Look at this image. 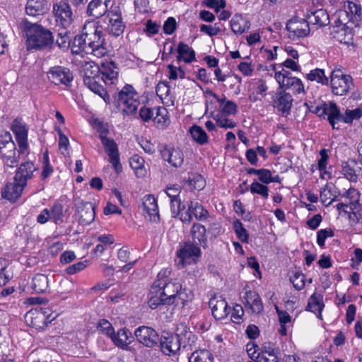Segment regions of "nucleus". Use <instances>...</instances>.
Segmentation results:
<instances>
[{"mask_svg": "<svg viewBox=\"0 0 362 362\" xmlns=\"http://www.w3.org/2000/svg\"><path fill=\"white\" fill-rule=\"evenodd\" d=\"M23 36L25 38L28 50L51 49L54 44L52 31L37 23H31L24 18L20 22Z\"/></svg>", "mask_w": 362, "mask_h": 362, "instance_id": "nucleus-1", "label": "nucleus"}, {"mask_svg": "<svg viewBox=\"0 0 362 362\" xmlns=\"http://www.w3.org/2000/svg\"><path fill=\"white\" fill-rule=\"evenodd\" d=\"M117 106L126 115L136 112L140 102L137 93L131 85H126L115 98Z\"/></svg>", "mask_w": 362, "mask_h": 362, "instance_id": "nucleus-2", "label": "nucleus"}, {"mask_svg": "<svg viewBox=\"0 0 362 362\" xmlns=\"http://www.w3.org/2000/svg\"><path fill=\"white\" fill-rule=\"evenodd\" d=\"M83 33L87 38L88 44L91 45L98 54L103 56L105 54L107 48L103 31L95 23H86L83 26Z\"/></svg>", "mask_w": 362, "mask_h": 362, "instance_id": "nucleus-3", "label": "nucleus"}, {"mask_svg": "<svg viewBox=\"0 0 362 362\" xmlns=\"http://www.w3.org/2000/svg\"><path fill=\"white\" fill-rule=\"evenodd\" d=\"M53 15L57 23L64 29H67L74 21V16L69 3L62 0L53 5Z\"/></svg>", "mask_w": 362, "mask_h": 362, "instance_id": "nucleus-4", "label": "nucleus"}, {"mask_svg": "<svg viewBox=\"0 0 362 362\" xmlns=\"http://www.w3.org/2000/svg\"><path fill=\"white\" fill-rule=\"evenodd\" d=\"M6 136L8 140L0 141V154L6 166L14 168L18 165L19 160L25 156H20L18 157V151H16V144L11 140V134H8Z\"/></svg>", "mask_w": 362, "mask_h": 362, "instance_id": "nucleus-5", "label": "nucleus"}, {"mask_svg": "<svg viewBox=\"0 0 362 362\" xmlns=\"http://www.w3.org/2000/svg\"><path fill=\"white\" fill-rule=\"evenodd\" d=\"M11 129L16 136L18 144V157L20 156H27L29 154L28 144V132L26 124L20 119H15L11 124Z\"/></svg>", "mask_w": 362, "mask_h": 362, "instance_id": "nucleus-6", "label": "nucleus"}, {"mask_svg": "<svg viewBox=\"0 0 362 362\" xmlns=\"http://www.w3.org/2000/svg\"><path fill=\"white\" fill-rule=\"evenodd\" d=\"M330 83L332 93L337 95L346 94L353 86L351 76L343 74L341 70L332 71Z\"/></svg>", "mask_w": 362, "mask_h": 362, "instance_id": "nucleus-7", "label": "nucleus"}, {"mask_svg": "<svg viewBox=\"0 0 362 362\" xmlns=\"http://www.w3.org/2000/svg\"><path fill=\"white\" fill-rule=\"evenodd\" d=\"M100 139L104 146L105 151L109 156V161L112 165L117 173H119L122 167L119 162V155L116 142L112 139L106 137L102 132L100 134Z\"/></svg>", "mask_w": 362, "mask_h": 362, "instance_id": "nucleus-8", "label": "nucleus"}, {"mask_svg": "<svg viewBox=\"0 0 362 362\" xmlns=\"http://www.w3.org/2000/svg\"><path fill=\"white\" fill-rule=\"evenodd\" d=\"M137 341L146 347L153 348L158 345L160 340L158 333L152 327L140 326L134 331Z\"/></svg>", "mask_w": 362, "mask_h": 362, "instance_id": "nucleus-9", "label": "nucleus"}, {"mask_svg": "<svg viewBox=\"0 0 362 362\" xmlns=\"http://www.w3.org/2000/svg\"><path fill=\"white\" fill-rule=\"evenodd\" d=\"M201 255L200 248L192 243H185L184 246L177 252L179 259L178 265L182 267L196 262V258Z\"/></svg>", "mask_w": 362, "mask_h": 362, "instance_id": "nucleus-10", "label": "nucleus"}, {"mask_svg": "<svg viewBox=\"0 0 362 362\" xmlns=\"http://www.w3.org/2000/svg\"><path fill=\"white\" fill-rule=\"evenodd\" d=\"M47 77L52 83L56 85L69 86L73 80V75L70 70L60 66L52 67L47 72Z\"/></svg>", "mask_w": 362, "mask_h": 362, "instance_id": "nucleus-11", "label": "nucleus"}, {"mask_svg": "<svg viewBox=\"0 0 362 362\" xmlns=\"http://www.w3.org/2000/svg\"><path fill=\"white\" fill-rule=\"evenodd\" d=\"M292 95L286 90H278L273 97V106L283 115L288 114L293 105Z\"/></svg>", "mask_w": 362, "mask_h": 362, "instance_id": "nucleus-12", "label": "nucleus"}, {"mask_svg": "<svg viewBox=\"0 0 362 362\" xmlns=\"http://www.w3.org/2000/svg\"><path fill=\"white\" fill-rule=\"evenodd\" d=\"M316 112L318 113L320 117L322 115H326L332 128L337 129H339V127L337 126V124L339 122H343V115L341 114L340 110L335 103H330L328 106H325L324 107H317Z\"/></svg>", "mask_w": 362, "mask_h": 362, "instance_id": "nucleus-13", "label": "nucleus"}, {"mask_svg": "<svg viewBox=\"0 0 362 362\" xmlns=\"http://www.w3.org/2000/svg\"><path fill=\"white\" fill-rule=\"evenodd\" d=\"M209 305L216 320L224 319L230 313V307L228 305V303L221 296L211 298L209 302Z\"/></svg>", "mask_w": 362, "mask_h": 362, "instance_id": "nucleus-14", "label": "nucleus"}, {"mask_svg": "<svg viewBox=\"0 0 362 362\" xmlns=\"http://www.w3.org/2000/svg\"><path fill=\"white\" fill-rule=\"evenodd\" d=\"M101 81H105V79L103 78V76H100L95 78H93V77L90 78V76L83 78L85 86L92 92L98 95L101 98H103L107 104H109L111 102L110 97L108 95L107 90L100 83Z\"/></svg>", "mask_w": 362, "mask_h": 362, "instance_id": "nucleus-15", "label": "nucleus"}, {"mask_svg": "<svg viewBox=\"0 0 362 362\" xmlns=\"http://www.w3.org/2000/svg\"><path fill=\"white\" fill-rule=\"evenodd\" d=\"M160 339V340L158 342L159 346L161 351L165 355L175 354L180 350L182 345L179 337L169 334L168 333H166L165 335H162Z\"/></svg>", "mask_w": 362, "mask_h": 362, "instance_id": "nucleus-16", "label": "nucleus"}, {"mask_svg": "<svg viewBox=\"0 0 362 362\" xmlns=\"http://www.w3.org/2000/svg\"><path fill=\"white\" fill-rule=\"evenodd\" d=\"M38 170V166L34 162L27 160L21 163L16 172L15 180H19L24 185H27L28 180L33 178L34 173Z\"/></svg>", "mask_w": 362, "mask_h": 362, "instance_id": "nucleus-17", "label": "nucleus"}, {"mask_svg": "<svg viewBox=\"0 0 362 362\" xmlns=\"http://www.w3.org/2000/svg\"><path fill=\"white\" fill-rule=\"evenodd\" d=\"M286 29L290 33V37L293 35V37H303L310 33L309 23L305 19H291L286 25Z\"/></svg>", "mask_w": 362, "mask_h": 362, "instance_id": "nucleus-18", "label": "nucleus"}, {"mask_svg": "<svg viewBox=\"0 0 362 362\" xmlns=\"http://www.w3.org/2000/svg\"><path fill=\"white\" fill-rule=\"evenodd\" d=\"M78 222L81 225H88L95 219V205L90 202H80L77 205Z\"/></svg>", "mask_w": 362, "mask_h": 362, "instance_id": "nucleus-19", "label": "nucleus"}, {"mask_svg": "<svg viewBox=\"0 0 362 362\" xmlns=\"http://www.w3.org/2000/svg\"><path fill=\"white\" fill-rule=\"evenodd\" d=\"M25 187L26 185H23L19 180H15L14 177L13 181L7 183L2 190V197L11 202H15L21 196Z\"/></svg>", "mask_w": 362, "mask_h": 362, "instance_id": "nucleus-20", "label": "nucleus"}, {"mask_svg": "<svg viewBox=\"0 0 362 362\" xmlns=\"http://www.w3.org/2000/svg\"><path fill=\"white\" fill-rule=\"evenodd\" d=\"M143 210L148 216L151 221L158 222L160 220L158 206L156 198L152 194L144 197L143 201Z\"/></svg>", "mask_w": 362, "mask_h": 362, "instance_id": "nucleus-21", "label": "nucleus"}, {"mask_svg": "<svg viewBox=\"0 0 362 362\" xmlns=\"http://www.w3.org/2000/svg\"><path fill=\"white\" fill-rule=\"evenodd\" d=\"M71 51L76 54L84 52L86 54H93L96 56L99 55L95 49L92 47L91 45L88 44L87 38L83 33L81 35L74 37L71 45Z\"/></svg>", "mask_w": 362, "mask_h": 362, "instance_id": "nucleus-22", "label": "nucleus"}, {"mask_svg": "<svg viewBox=\"0 0 362 362\" xmlns=\"http://www.w3.org/2000/svg\"><path fill=\"white\" fill-rule=\"evenodd\" d=\"M132 332L126 328L120 329L117 333H114L111 337V339L115 345L124 350H129V345L131 344L132 339Z\"/></svg>", "mask_w": 362, "mask_h": 362, "instance_id": "nucleus-23", "label": "nucleus"}, {"mask_svg": "<svg viewBox=\"0 0 362 362\" xmlns=\"http://www.w3.org/2000/svg\"><path fill=\"white\" fill-rule=\"evenodd\" d=\"M160 153L163 160L168 161L173 167H180L183 163L184 156L179 149L165 147L160 151Z\"/></svg>", "mask_w": 362, "mask_h": 362, "instance_id": "nucleus-24", "label": "nucleus"}, {"mask_svg": "<svg viewBox=\"0 0 362 362\" xmlns=\"http://www.w3.org/2000/svg\"><path fill=\"white\" fill-rule=\"evenodd\" d=\"M49 10L46 0H28L25 6V11L28 16H37L45 13Z\"/></svg>", "mask_w": 362, "mask_h": 362, "instance_id": "nucleus-25", "label": "nucleus"}, {"mask_svg": "<svg viewBox=\"0 0 362 362\" xmlns=\"http://www.w3.org/2000/svg\"><path fill=\"white\" fill-rule=\"evenodd\" d=\"M361 171V167L354 160H350L342 163V173L344 177L351 181L356 182Z\"/></svg>", "mask_w": 362, "mask_h": 362, "instance_id": "nucleus-26", "label": "nucleus"}, {"mask_svg": "<svg viewBox=\"0 0 362 362\" xmlns=\"http://www.w3.org/2000/svg\"><path fill=\"white\" fill-rule=\"evenodd\" d=\"M181 288L180 283L169 282L165 284L162 288H160L163 297L165 299V304L172 305L176 301L177 292Z\"/></svg>", "mask_w": 362, "mask_h": 362, "instance_id": "nucleus-27", "label": "nucleus"}, {"mask_svg": "<svg viewBox=\"0 0 362 362\" xmlns=\"http://www.w3.org/2000/svg\"><path fill=\"white\" fill-rule=\"evenodd\" d=\"M330 35L338 42L346 45L351 43L353 40L352 29L349 26L332 28Z\"/></svg>", "mask_w": 362, "mask_h": 362, "instance_id": "nucleus-28", "label": "nucleus"}, {"mask_svg": "<svg viewBox=\"0 0 362 362\" xmlns=\"http://www.w3.org/2000/svg\"><path fill=\"white\" fill-rule=\"evenodd\" d=\"M107 11L106 0H92L88 7L86 13L88 16L98 18Z\"/></svg>", "mask_w": 362, "mask_h": 362, "instance_id": "nucleus-29", "label": "nucleus"}, {"mask_svg": "<svg viewBox=\"0 0 362 362\" xmlns=\"http://www.w3.org/2000/svg\"><path fill=\"white\" fill-rule=\"evenodd\" d=\"M307 21L309 25L313 24L322 27L329 23V17L325 10L318 9L307 16Z\"/></svg>", "mask_w": 362, "mask_h": 362, "instance_id": "nucleus-30", "label": "nucleus"}, {"mask_svg": "<svg viewBox=\"0 0 362 362\" xmlns=\"http://www.w3.org/2000/svg\"><path fill=\"white\" fill-rule=\"evenodd\" d=\"M178 62L184 61L185 63H191L196 60L195 52L187 44L180 42L177 48Z\"/></svg>", "mask_w": 362, "mask_h": 362, "instance_id": "nucleus-31", "label": "nucleus"}, {"mask_svg": "<svg viewBox=\"0 0 362 362\" xmlns=\"http://www.w3.org/2000/svg\"><path fill=\"white\" fill-rule=\"evenodd\" d=\"M230 28L235 34L240 35L247 30L250 23L240 14H235L230 21Z\"/></svg>", "mask_w": 362, "mask_h": 362, "instance_id": "nucleus-32", "label": "nucleus"}, {"mask_svg": "<svg viewBox=\"0 0 362 362\" xmlns=\"http://www.w3.org/2000/svg\"><path fill=\"white\" fill-rule=\"evenodd\" d=\"M349 11L344 10L337 11L334 16H339L340 23H344V25H347V23L350 21L353 15H354V17H356V16H359L358 13L360 12L361 8L356 4L349 3Z\"/></svg>", "mask_w": 362, "mask_h": 362, "instance_id": "nucleus-33", "label": "nucleus"}, {"mask_svg": "<svg viewBox=\"0 0 362 362\" xmlns=\"http://www.w3.org/2000/svg\"><path fill=\"white\" fill-rule=\"evenodd\" d=\"M191 234L196 245H200L205 247L206 246V228L200 223H194L191 229Z\"/></svg>", "mask_w": 362, "mask_h": 362, "instance_id": "nucleus-34", "label": "nucleus"}, {"mask_svg": "<svg viewBox=\"0 0 362 362\" xmlns=\"http://www.w3.org/2000/svg\"><path fill=\"white\" fill-rule=\"evenodd\" d=\"M31 287L37 293H45L49 288L47 276L42 274H35L33 278Z\"/></svg>", "mask_w": 362, "mask_h": 362, "instance_id": "nucleus-35", "label": "nucleus"}, {"mask_svg": "<svg viewBox=\"0 0 362 362\" xmlns=\"http://www.w3.org/2000/svg\"><path fill=\"white\" fill-rule=\"evenodd\" d=\"M144 159L137 154H135L130 158V166L134 170L136 175L138 177H144L146 175L147 171L144 166Z\"/></svg>", "mask_w": 362, "mask_h": 362, "instance_id": "nucleus-36", "label": "nucleus"}, {"mask_svg": "<svg viewBox=\"0 0 362 362\" xmlns=\"http://www.w3.org/2000/svg\"><path fill=\"white\" fill-rule=\"evenodd\" d=\"M284 85H279V88L282 90L291 89L294 93H300L304 92V86L300 79L297 77L286 79Z\"/></svg>", "mask_w": 362, "mask_h": 362, "instance_id": "nucleus-37", "label": "nucleus"}, {"mask_svg": "<svg viewBox=\"0 0 362 362\" xmlns=\"http://www.w3.org/2000/svg\"><path fill=\"white\" fill-rule=\"evenodd\" d=\"M191 136L195 142L199 145H204L208 143L209 137L206 132L198 125H193L189 129Z\"/></svg>", "mask_w": 362, "mask_h": 362, "instance_id": "nucleus-38", "label": "nucleus"}, {"mask_svg": "<svg viewBox=\"0 0 362 362\" xmlns=\"http://www.w3.org/2000/svg\"><path fill=\"white\" fill-rule=\"evenodd\" d=\"M189 362H214V357L209 351L202 349L194 351L189 358Z\"/></svg>", "mask_w": 362, "mask_h": 362, "instance_id": "nucleus-39", "label": "nucleus"}, {"mask_svg": "<svg viewBox=\"0 0 362 362\" xmlns=\"http://www.w3.org/2000/svg\"><path fill=\"white\" fill-rule=\"evenodd\" d=\"M187 182L192 189L197 190L203 189L206 185L205 180L198 173H189Z\"/></svg>", "mask_w": 362, "mask_h": 362, "instance_id": "nucleus-40", "label": "nucleus"}, {"mask_svg": "<svg viewBox=\"0 0 362 362\" xmlns=\"http://www.w3.org/2000/svg\"><path fill=\"white\" fill-rule=\"evenodd\" d=\"M306 78L311 81H316L322 85H327L329 79L325 75V71L321 69H315L307 74Z\"/></svg>", "mask_w": 362, "mask_h": 362, "instance_id": "nucleus-41", "label": "nucleus"}, {"mask_svg": "<svg viewBox=\"0 0 362 362\" xmlns=\"http://www.w3.org/2000/svg\"><path fill=\"white\" fill-rule=\"evenodd\" d=\"M70 34V31H68L67 29H64L58 33L56 44L60 49H67L69 47L71 42Z\"/></svg>", "mask_w": 362, "mask_h": 362, "instance_id": "nucleus-42", "label": "nucleus"}, {"mask_svg": "<svg viewBox=\"0 0 362 362\" xmlns=\"http://www.w3.org/2000/svg\"><path fill=\"white\" fill-rule=\"evenodd\" d=\"M151 292V293H153L154 292L156 293L155 295H152L148 301V304L151 309H156L161 305H166L165 303V299L163 297L160 289H158V293L157 291H156V288L153 287Z\"/></svg>", "mask_w": 362, "mask_h": 362, "instance_id": "nucleus-43", "label": "nucleus"}, {"mask_svg": "<svg viewBox=\"0 0 362 362\" xmlns=\"http://www.w3.org/2000/svg\"><path fill=\"white\" fill-rule=\"evenodd\" d=\"M168 119V110L165 107H157L155 108L153 122L158 127H164Z\"/></svg>", "mask_w": 362, "mask_h": 362, "instance_id": "nucleus-44", "label": "nucleus"}, {"mask_svg": "<svg viewBox=\"0 0 362 362\" xmlns=\"http://www.w3.org/2000/svg\"><path fill=\"white\" fill-rule=\"evenodd\" d=\"M8 262L4 258H0V287L5 286L11 278L7 270Z\"/></svg>", "mask_w": 362, "mask_h": 362, "instance_id": "nucleus-45", "label": "nucleus"}, {"mask_svg": "<svg viewBox=\"0 0 362 362\" xmlns=\"http://www.w3.org/2000/svg\"><path fill=\"white\" fill-rule=\"evenodd\" d=\"M252 194H257L262 196L264 199H267L269 196V188L263 183H259L257 181H254L250 188Z\"/></svg>", "mask_w": 362, "mask_h": 362, "instance_id": "nucleus-46", "label": "nucleus"}, {"mask_svg": "<svg viewBox=\"0 0 362 362\" xmlns=\"http://www.w3.org/2000/svg\"><path fill=\"white\" fill-rule=\"evenodd\" d=\"M190 209H192L193 214L197 219L205 220L209 216L207 210L197 202H190Z\"/></svg>", "mask_w": 362, "mask_h": 362, "instance_id": "nucleus-47", "label": "nucleus"}, {"mask_svg": "<svg viewBox=\"0 0 362 362\" xmlns=\"http://www.w3.org/2000/svg\"><path fill=\"white\" fill-rule=\"evenodd\" d=\"M193 298V293L191 290L187 289V288H180V290L178 291L177 296H176V301L175 303L178 305L180 303L183 306L185 305L186 303L192 300Z\"/></svg>", "mask_w": 362, "mask_h": 362, "instance_id": "nucleus-48", "label": "nucleus"}, {"mask_svg": "<svg viewBox=\"0 0 362 362\" xmlns=\"http://www.w3.org/2000/svg\"><path fill=\"white\" fill-rule=\"evenodd\" d=\"M214 119H216L217 125L221 128L233 129L237 125L234 121L228 119L226 115L216 114Z\"/></svg>", "mask_w": 362, "mask_h": 362, "instance_id": "nucleus-49", "label": "nucleus"}, {"mask_svg": "<svg viewBox=\"0 0 362 362\" xmlns=\"http://www.w3.org/2000/svg\"><path fill=\"white\" fill-rule=\"evenodd\" d=\"M51 218L53 219L56 224H60L63 222L64 209L59 203L54 204L51 211Z\"/></svg>", "mask_w": 362, "mask_h": 362, "instance_id": "nucleus-50", "label": "nucleus"}, {"mask_svg": "<svg viewBox=\"0 0 362 362\" xmlns=\"http://www.w3.org/2000/svg\"><path fill=\"white\" fill-rule=\"evenodd\" d=\"M108 30L110 34L114 36H119L124 30L125 25L123 21H116L113 22H109Z\"/></svg>", "mask_w": 362, "mask_h": 362, "instance_id": "nucleus-51", "label": "nucleus"}, {"mask_svg": "<svg viewBox=\"0 0 362 362\" xmlns=\"http://www.w3.org/2000/svg\"><path fill=\"white\" fill-rule=\"evenodd\" d=\"M362 116L361 106L354 110H346L343 115V122L346 124L351 123L354 119H359Z\"/></svg>", "mask_w": 362, "mask_h": 362, "instance_id": "nucleus-52", "label": "nucleus"}, {"mask_svg": "<svg viewBox=\"0 0 362 362\" xmlns=\"http://www.w3.org/2000/svg\"><path fill=\"white\" fill-rule=\"evenodd\" d=\"M176 337H179L180 339V343L183 344V346L185 347L187 344L190 345L189 341L191 337L194 338V335L192 334V332H188L187 327L183 325H181L180 328H177V333L175 335Z\"/></svg>", "mask_w": 362, "mask_h": 362, "instance_id": "nucleus-53", "label": "nucleus"}, {"mask_svg": "<svg viewBox=\"0 0 362 362\" xmlns=\"http://www.w3.org/2000/svg\"><path fill=\"white\" fill-rule=\"evenodd\" d=\"M233 228L238 238L243 243H247L248 234L247 230L243 228L240 221L236 220L233 223Z\"/></svg>", "mask_w": 362, "mask_h": 362, "instance_id": "nucleus-54", "label": "nucleus"}, {"mask_svg": "<svg viewBox=\"0 0 362 362\" xmlns=\"http://www.w3.org/2000/svg\"><path fill=\"white\" fill-rule=\"evenodd\" d=\"M237 112V105L231 100H227L226 101L225 104L221 107L219 112H218L217 114L228 116L230 115H235Z\"/></svg>", "mask_w": 362, "mask_h": 362, "instance_id": "nucleus-55", "label": "nucleus"}, {"mask_svg": "<svg viewBox=\"0 0 362 362\" xmlns=\"http://www.w3.org/2000/svg\"><path fill=\"white\" fill-rule=\"evenodd\" d=\"M334 232L331 228L320 229L317 233V243L321 247L325 246V240L328 237H333Z\"/></svg>", "mask_w": 362, "mask_h": 362, "instance_id": "nucleus-56", "label": "nucleus"}, {"mask_svg": "<svg viewBox=\"0 0 362 362\" xmlns=\"http://www.w3.org/2000/svg\"><path fill=\"white\" fill-rule=\"evenodd\" d=\"M115 68V63L112 62H110L107 68H104V71H101V76H103V78H105V79L111 81L116 79L118 76V72L114 70Z\"/></svg>", "mask_w": 362, "mask_h": 362, "instance_id": "nucleus-57", "label": "nucleus"}, {"mask_svg": "<svg viewBox=\"0 0 362 362\" xmlns=\"http://www.w3.org/2000/svg\"><path fill=\"white\" fill-rule=\"evenodd\" d=\"M98 328L100 329L102 332L105 334L110 338L115 333V329L111 323L107 320L102 319L100 320L98 323Z\"/></svg>", "mask_w": 362, "mask_h": 362, "instance_id": "nucleus-58", "label": "nucleus"}, {"mask_svg": "<svg viewBox=\"0 0 362 362\" xmlns=\"http://www.w3.org/2000/svg\"><path fill=\"white\" fill-rule=\"evenodd\" d=\"M177 23L175 19L173 17H169L164 22L163 29L165 34L171 35L175 31Z\"/></svg>", "mask_w": 362, "mask_h": 362, "instance_id": "nucleus-59", "label": "nucleus"}, {"mask_svg": "<svg viewBox=\"0 0 362 362\" xmlns=\"http://www.w3.org/2000/svg\"><path fill=\"white\" fill-rule=\"evenodd\" d=\"M244 315V310L240 305H235L233 307L231 320L235 324H240L242 322V317Z\"/></svg>", "mask_w": 362, "mask_h": 362, "instance_id": "nucleus-60", "label": "nucleus"}, {"mask_svg": "<svg viewBox=\"0 0 362 362\" xmlns=\"http://www.w3.org/2000/svg\"><path fill=\"white\" fill-rule=\"evenodd\" d=\"M291 281L296 290H301L305 286V276L303 274L297 273L291 278Z\"/></svg>", "mask_w": 362, "mask_h": 362, "instance_id": "nucleus-61", "label": "nucleus"}, {"mask_svg": "<svg viewBox=\"0 0 362 362\" xmlns=\"http://www.w3.org/2000/svg\"><path fill=\"white\" fill-rule=\"evenodd\" d=\"M107 18L109 22H113L116 21H122V11L119 6H112L107 13Z\"/></svg>", "mask_w": 362, "mask_h": 362, "instance_id": "nucleus-62", "label": "nucleus"}, {"mask_svg": "<svg viewBox=\"0 0 362 362\" xmlns=\"http://www.w3.org/2000/svg\"><path fill=\"white\" fill-rule=\"evenodd\" d=\"M170 90V86L168 83L165 82L159 83L156 88V94L161 99L166 98L168 95Z\"/></svg>", "mask_w": 362, "mask_h": 362, "instance_id": "nucleus-63", "label": "nucleus"}, {"mask_svg": "<svg viewBox=\"0 0 362 362\" xmlns=\"http://www.w3.org/2000/svg\"><path fill=\"white\" fill-rule=\"evenodd\" d=\"M88 76L93 78L101 76V71L97 65H90L89 68L85 69L83 78Z\"/></svg>", "mask_w": 362, "mask_h": 362, "instance_id": "nucleus-64", "label": "nucleus"}]
</instances>
